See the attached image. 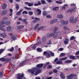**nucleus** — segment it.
<instances>
[{
    "label": "nucleus",
    "mask_w": 79,
    "mask_h": 79,
    "mask_svg": "<svg viewBox=\"0 0 79 79\" xmlns=\"http://www.w3.org/2000/svg\"><path fill=\"white\" fill-rule=\"evenodd\" d=\"M42 43H41L40 39H38L37 40L38 42L36 44H33L27 48V51L28 52V51H30V50H32L33 49L35 50V49L36 48V46H38V45H40V44H44V43L46 42V37L45 36H43L42 38Z\"/></svg>",
    "instance_id": "1"
},
{
    "label": "nucleus",
    "mask_w": 79,
    "mask_h": 79,
    "mask_svg": "<svg viewBox=\"0 0 79 79\" xmlns=\"http://www.w3.org/2000/svg\"><path fill=\"white\" fill-rule=\"evenodd\" d=\"M32 69V70H28V71L29 73H31L32 74H34L35 73V76H36L39 73H41V70L40 69H38L36 68V67L33 68Z\"/></svg>",
    "instance_id": "2"
},
{
    "label": "nucleus",
    "mask_w": 79,
    "mask_h": 79,
    "mask_svg": "<svg viewBox=\"0 0 79 79\" xmlns=\"http://www.w3.org/2000/svg\"><path fill=\"white\" fill-rule=\"evenodd\" d=\"M50 54H51V55L52 56H54V53L52 52L51 51H48V52L45 51L44 52V55H45V56H46V57L47 58H50Z\"/></svg>",
    "instance_id": "3"
},
{
    "label": "nucleus",
    "mask_w": 79,
    "mask_h": 79,
    "mask_svg": "<svg viewBox=\"0 0 79 79\" xmlns=\"http://www.w3.org/2000/svg\"><path fill=\"white\" fill-rule=\"evenodd\" d=\"M30 60H26L25 61L22 62V63H21L20 64V65L23 66H24V65H25L26 64H29V62H30Z\"/></svg>",
    "instance_id": "4"
},
{
    "label": "nucleus",
    "mask_w": 79,
    "mask_h": 79,
    "mask_svg": "<svg viewBox=\"0 0 79 79\" xmlns=\"http://www.w3.org/2000/svg\"><path fill=\"white\" fill-rule=\"evenodd\" d=\"M0 24H1V25H0V30H1L3 31H5V29L2 28V27H5V25H2L4 24L5 22L4 21H1L0 22Z\"/></svg>",
    "instance_id": "5"
},
{
    "label": "nucleus",
    "mask_w": 79,
    "mask_h": 79,
    "mask_svg": "<svg viewBox=\"0 0 79 79\" xmlns=\"http://www.w3.org/2000/svg\"><path fill=\"white\" fill-rule=\"evenodd\" d=\"M61 25V26H63V24H67L68 23V21H64L63 20H61L60 22Z\"/></svg>",
    "instance_id": "6"
},
{
    "label": "nucleus",
    "mask_w": 79,
    "mask_h": 79,
    "mask_svg": "<svg viewBox=\"0 0 79 79\" xmlns=\"http://www.w3.org/2000/svg\"><path fill=\"white\" fill-rule=\"evenodd\" d=\"M35 15H41V10L39 9H37L36 12H35Z\"/></svg>",
    "instance_id": "7"
},
{
    "label": "nucleus",
    "mask_w": 79,
    "mask_h": 79,
    "mask_svg": "<svg viewBox=\"0 0 79 79\" xmlns=\"http://www.w3.org/2000/svg\"><path fill=\"white\" fill-rule=\"evenodd\" d=\"M17 78L18 79H21L22 78H23L24 77V75L22 74L19 73L17 75Z\"/></svg>",
    "instance_id": "8"
},
{
    "label": "nucleus",
    "mask_w": 79,
    "mask_h": 79,
    "mask_svg": "<svg viewBox=\"0 0 79 79\" xmlns=\"http://www.w3.org/2000/svg\"><path fill=\"white\" fill-rule=\"evenodd\" d=\"M63 29H64V30H67V29H68V31H70L71 32H72V31H73V30H72V29L69 28H68V27L66 26H65L64 27Z\"/></svg>",
    "instance_id": "9"
},
{
    "label": "nucleus",
    "mask_w": 79,
    "mask_h": 79,
    "mask_svg": "<svg viewBox=\"0 0 79 79\" xmlns=\"http://www.w3.org/2000/svg\"><path fill=\"white\" fill-rule=\"evenodd\" d=\"M7 36L6 34L5 33H0V36L2 37L4 39L5 37H6Z\"/></svg>",
    "instance_id": "10"
},
{
    "label": "nucleus",
    "mask_w": 79,
    "mask_h": 79,
    "mask_svg": "<svg viewBox=\"0 0 79 79\" xmlns=\"http://www.w3.org/2000/svg\"><path fill=\"white\" fill-rule=\"evenodd\" d=\"M60 33V32H58L56 33H55L53 35V37L54 39H56V37H57V36L58 35V34Z\"/></svg>",
    "instance_id": "11"
},
{
    "label": "nucleus",
    "mask_w": 79,
    "mask_h": 79,
    "mask_svg": "<svg viewBox=\"0 0 79 79\" xmlns=\"http://www.w3.org/2000/svg\"><path fill=\"white\" fill-rule=\"evenodd\" d=\"M57 22V19H55L52 20L50 22V24H54L55 23Z\"/></svg>",
    "instance_id": "12"
},
{
    "label": "nucleus",
    "mask_w": 79,
    "mask_h": 79,
    "mask_svg": "<svg viewBox=\"0 0 79 79\" xmlns=\"http://www.w3.org/2000/svg\"><path fill=\"white\" fill-rule=\"evenodd\" d=\"M73 77H74V74H71L69 76H67V79H71L72 78H73Z\"/></svg>",
    "instance_id": "13"
},
{
    "label": "nucleus",
    "mask_w": 79,
    "mask_h": 79,
    "mask_svg": "<svg viewBox=\"0 0 79 79\" xmlns=\"http://www.w3.org/2000/svg\"><path fill=\"white\" fill-rule=\"evenodd\" d=\"M60 76L61 79H65V76H64V75L63 74V73H60Z\"/></svg>",
    "instance_id": "14"
},
{
    "label": "nucleus",
    "mask_w": 79,
    "mask_h": 79,
    "mask_svg": "<svg viewBox=\"0 0 79 79\" xmlns=\"http://www.w3.org/2000/svg\"><path fill=\"white\" fill-rule=\"evenodd\" d=\"M43 64H38L36 65L37 68H41L42 67V66H43Z\"/></svg>",
    "instance_id": "15"
},
{
    "label": "nucleus",
    "mask_w": 79,
    "mask_h": 79,
    "mask_svg": "<svg viewBox=\"0 0 79 79\" xmlns=\"http://www.w3.org/2000/svg\"><path fill=\"white\" fill-rule=\"evenodd\" d=\"M40 20V19L37 18H35V19L34 20L33 22L34 23H36V22H37L38 21Z\"/></svg>",
    "instance_id": "16"
},
{
    "label": "nucleus",
    "mask_w": 79,
    "mask_h": 79,
    "mask_svg": "<svg viewBox=\"0 0 79 79\" xmlns=\"http://www.w3.org/2000/svg\"><path fill=\"white\" fill-rule=\"evenodd\" d=\"M7 13V10H4L3 11L2 13V15H6Z\"/></svg>",
    "instance_id": "17"
},
{
    "label": "nucleus",
    "mask_w": 79,
    "mask_h": 79,
    "mask_svg": "<svg viewBox=\"0 0 79 79\" xmlns=\"http://www.w3.org/2000/svg\"><path fill=\"white\" fill-rule=\"evenodd\" d=\"M59 8V7H55L53 8L52 10L53 11H56L58 10V9Z\"/></svg>",
    "instance_id": "18"
},
{
    "label": "nucleus",
    "mask_w": 79,
    "mask_h": 79,
    "mask_svg": "<svg viewBox=\"0 0 79 79\" xmlns=\"http://www.w3.org/2000/svg\"><path fill=\"white\" fill-rule=\"evenodd\" d=\"M64 6H63L62 8V10H65L66 9V7L68 6V5L67 4H65L64 5Z\"/></svg>",
    "instance_id": "19"
},
{
    "label": "nucleus",
    "mask_w": 79,
    "mask_h": 79,
    "mask_svg": "<svg viewBox=\"0 0 79 79\" xmlns=\"http://www.w3.org/2000/svg\"><path fill=\"white\" fill-rule=\"evenodd\" d=\"M56 63L57 64H60L63 63V62L61 61H57L56 62Z\"/></svg>",
    "instance_id": "20"
},
{
    "label": "nucleus",
    "mask_w": 79,
    "mask_h": 79,
    "mask_svg": "<svg viewBox=\"0 0 79 79\" xmlns=\"http://www.w3.org/2000/svg\"><path fill=\"white\" fill-rule=\"evenodd\" d=\"M6 4L4 3L3 4V6L2 7V9H5L6 8Z\"/></svg>",
    "instance_id": "21"
},
{
    "label": "nucleus",
    "mask_w": 79,
    "mask_h": 79,
    "mask_svg": "<svg viewBox=\"0 0 79 79\" xmlns=\"http://www.w3.org/2000/svg\"><path fill=\"white\" fill-rule=\"evenodd\" d=\"M65 63H71L72 62V61L71 60H68L65 61Z\"/></svg>",
    "instance_id": "22"
},
{
    "label": "nucleus",
    "mask_w": 79,
    "mask_h": 79,
    "mask_svg": "<svg viewBox=\"0 0 79 79\" xmlns=\"http://www.w3.org/2000/svg\"><path fill=\"white\" fill-rule=\"evenodd\" d=\"M23 11V9H21L20 10V11H19V12H18L17 13V15H19V14H20V13H21V12H22Z\"/></svg>",
    "instance_id": "23"
},
{
    "label": "nucleus",
    "mask_w": 79,
    "mask_h": 79,
    "mask_svg": "<svg viewBox=\"0 0 79 79\" xmlns=\"http://www.w3.org/2000/svg\"><path fill=\"white\" fill-rule=\"evenodd\" d=\"M10 11L11 13L9 14V15L10 16H12L13 14V10H12L11 9H10Z\"/></svg>",
    "instance_id": "24"
},
{
    "label": "nucleus",
    "mask_w": 79,
    "mask_h": 79,
    "mask_svg": "<svg viewBox=\"0 0 79 79\" xmlns=\"http://www.w3.org/2000/svg\"><path fill=\"white\" fill-rule=\"evenodd\" d=\"M54 32H56L58 31V27H54Z\"/></svg>",
    "instance_id": "25"
},
{
    "label": "nucleus",
    "mask_w": 79,
    "mask_h": 79,
    "mask_svg": "<svg viewBox=\"0 0 79 79\" xmlns=\"http://www.w3.org/2000/svg\"><path fill=\"white\" fill-rule=\"evenodd\" d=\"M57 17L59 18H63V16L61 15H57Z\"/></svg>",
    "instance_id": "26"
},
{
    "label": "nucleus",
    "mask_w": 79,
    "mask_h": 79,
    "mask_svg": "<svg viewBox=\"0 0 79 79\" xmlns=\"http://www.w3.org/2000/svg\"><path fill=\"white\" fill-rule=\"evenodd\" d=\"M39 23H37L36 26L34 27V29H36L38 27H39Z\"/></svg>",
    "instance_id": "27"
},
{
    "label": "nucleus",
    "mask_w": 79,
    "mask_h": 79,
    "mask_svg": "<svg viewBox=\"0 0 79 79\" xmlns=\"http://www.w3.org/2000/svg\"><path fill=\"white\" fill-rule=\"evenodd\" d=\"M56 3H57V4H62V3H63V2H62L57 1H56Z\"/></svg>",
    "instance_id": "28"
},
{
    "label": "nucleus",
    "mask_w": 79,
    "mask_h": 79,
    "mask_svg": "<svg viewBox=\"0 0 79 79\" xmlns=\"http://www.w3.org/2000/svg\"><path fill=\"white\" fill-rule=\"evenodd\" d=\"M33 4H34V2H32L31 3H29L28 6H33Z\"/></svg>",
    "instance_id": "29"
},
{
    "label": "nucleus",
    "mask_w": 79,
    "mask_h": 79,
    "mask_svg": "<svg viewBox=\"0 0 79 79\" xmlns=\"http://www.w3.org/2000/svg\"><path fill=\"white\" fill-rule=\"evenodd\" d=\"M53 33H52L51 34H50L49 35H48L47 37L48 38V37H52V36H53Z\"/></svg>",
    "instance_id": "30"
},
{
    "label": "nucleus",
    "mask_w": 79,
    "mask_h": 79,
    "mask_svg": "<svg viewBox=\"0 0 79 79\" xmlns=\"http://www.w3.org/2000/svg\"><path fill=\"white\" fill-rule=\"evenodd\" d=\"M75 10V8H73L72 9H71L69 10L68 11V12H71V11H73Z\"/></svg>",
    "instance_id": "31"
},
{
    "label": "nucleus",
    "mask_w": 79,
    "mask_h": 79,
    "mask_svg": "<svg viewBox=\"0 0 79 79\" xmlns=\"http://www.w3.org/2000/svg\"><path fill=\"white\" fill-rule=\"evenodd\" d=\"M24 27V26H20L18 27L17 29H22Z\"/></svg>",
    "instance_id": "32"
},
{
    "label": "nucleus",
    "mask_w": 79,
    "mask_h": 79,
    "mask_svg": "<svg viewBox=\"0 0 79 79\" xmlns=\"http://www.w3.org/2000/svg\"><path fill=\"white\" fill-rule=\"evenodd\" d=\"M73 19H74L73 17H71L70 18V20H69V21L70 22V23H72V22H73Z\"/></svg>",
    "instance_id": "33"
},
{
    "label": "nucleus",
    "mask_w": 79,
    "mask_h": 79,
    "mask_svg": "<svg viewBox=\"0 0 79 79\" xmlns=\"http://www.w3.org/2000/svg\"><path fill=\"white\" fill-rule=\"evenodd\" d=\"M11 39H12V40H16V36H12Z\"/></svg>",
    "instance_id": "34"
},
{
    "label": "nucleus",
    "mask_w": 79,
    "mask_h": 79,
    "mask_svg": "<svg viewBox=\"0 0 79 79\" xmlns=\"http://www.w3.org/2000/svg\"><path fill=\"white\" fill-rule=\"evenodd\" d=\"M69 58L70 59H72V60H74V59H75V57L73 56H70Z\"/></svg>",
    "instance_id": "35"
},
{
    "label": "nucleus",
    "mask_w": 79,
    "mask_h": 79,
    "mask_svg": "<svg viewBox=\"0 0 79 79\" xmlns=\"http://www.w3.org/2000/svg\"><path fill=\"white\" fill-rule=\"evenodd\" d=\"M47 15V13L46 11H44L43 12V16H46Z\"/></svg>",
    "instance_id": "36"
},
{
    "label": "nucleus",
    "mask_w": 79,
    "mask_h": 79,
    "mask_svg": "<svg viewBox=\"0 0 79 79\" xmlns=\"http://www.w3.org/2000/svg\"><path fill=\"white\" fill-rule=\"evenodd\" d=\"M37 51H38L39 52H42V50L40 48H37Z\"/></svg>",
    "instance_id": "37"
},
{
    "label": "nucleus",
    "mask_w": 79,
    "mask_h": 79,
    "mask_svg": "<svg viewBox=\"0 0 79 79\" xmlns=\"http://www.w3.org/2000/svg\"><path fill=\"white\" fill-rule=\"evenodd\" d=\"M5 24L6 25H9L10 24V22L9 21H7L5 22Z\"/></svg>",
    "instance_id": "38"
},
{
    "label": "nucleus",
    "mask_w": 79,
    "mask_h": 79,
    "mask_svg": "<svg viewBox=\"0 0 79 79\" xmlns=\"http://www.w3.org/2000/svg\"><path fill=\"white\" fill-rule=\"evenodd\" d=\"M77 19L75 18L73 20V22H72L73 23H75L76 21H77Z\"/></svg>",
    "instance_id": "39"
},
{
    "label": "nucleus",
    "mask_w": 79,
    "mask_h": 79,
    "mask_svg": "<svg viewBox=\"0 0 79 79\" xmlns=\"http://www.w3.org/2000/svg\"><path fill=\"white\" fill-rule=\"evenodd\" d=\"M66 59H67V57H65L63 58H60V60H66Z\"/></svg>",
    "instance_id": "40"
},
{
    "label": "nucleus",
    "mask_w": 79,
    "mask_h": 79,
    "mask_svg": "<svg viewBox=\"0 0 79 79\" xmlns=\"http://www.w3.org/2000/svg\"><path fill=\"white\" fill-rule=\"evenodd\" d=\"M26 19H23V20L22 21L23 22H24V23H25L26 24H27V21H26Z\"/></svg>",
    "instance_id": "41"
},
{
    "label": "nucleus",
    "mask_w": 79,
    "mask_h": 79,
    "mask_svg": "<svg viewBox=\"0 0 79 79\" xmlns=\"http://www.w3.org/2000/svg\"><path fill=\"white\" fill-rule=\"evenodd\" d=\"M75 39V37H74V36H71L70 39V40H73V39Z\"/></svg>",
    "instance_id": "42"
},
{
    "label": "nucleus",
    "mask_w": 79,
    "mask_h": 79,
    "mask_svg": "<svg viewBox=\"0 0 79 79\" xmlns=\"http://www.w3.org/2000/svg\"><path fill=\"white\" fill-rule=\"evenodd\" d=\"M10 29H11V27L9 26L7 28V31H10Z\"/></svg>",
    "instance_id": "43"
},
{
    "label": "nucleus",
    "mask_w": 79,
    "mask_h": 79,
    "mask_svg": "<svg viewBox=\"0 0 79 79\" xmlns=\"http://www.w3.org/2000/svg\"><path fill=\"white\" fill-rule=\"evenodd\" d=\"M22 13L23 15H24V14H27L28 13H27V11H24L22 12Z\"/></svg>",
    "instance_id": "44"
},
{
    "label": "nucleus",
    "mask_w": 79,
    "mask_h": 79,
    "mask_svg": "<svg viewBox=\"0 0 79 79\" xmlns=\"http://www.w3.org/2000/svg\"><path fill=\"white\" fill-rule=\"evenodd\" d=\"M44 29V27H41L38 28V30H42Z\"/></svg>",
    "instance_id": "45"
},
{
    "label": "nucleus",
    "mask_w": 79,
    "mask_h": 79,
    "mask_svg": "<svg viewBox=\"0 0 79 79\" xmlns=\"http://www.w3.org/2000/svg\"><path fill=\"white\" fill-rule=\"evenodd\" d=\"M5 60V58H0V61H4Z\"/></svg>",
    "instance_id": "46"
},
{
    "label": "nucleus",
    "mask_w": 79,
    "mask_h": 79,
    "mask_svg": "<svg viewBox=\"0 0 79 79\" xmlns=\"http://www.w3.org/2000/svg\"><path fill=\"white\" fill-rule=\"evenodd\" d=\"M67 33V32L66 31H62L61 33V34L63 35V34H66Z\"/></svg>",
    "instance_id": "47"
},
{
    "label": "nucleus",
    "mask_w": 79,
    "mask_h": 79,
    "mask_svg": "<svg viewBox=\"0 0 79 79\" xmlns=\"http://www.w3.org/2000/svg\"><path fill=\"white\" fill-rule=\"evenodd\" d=\"M25 9H27V10H31V8H28L27 7H24Z\"/></svg>",
    "instance_id": "48"
},
{
    "label": "nucleus",
    "mask_w": 79,
    "mask_h": 79,
    "mask_svg": "<svg viewBox=\"0 0 79 79\" xmlns=\"http://www.w3.org/2000/svg\"><path fill=\"white\" fill-rule=\"evenodd\" d=\"M16 10H18L19 8V5L18 4H16Z\"/></svg>",
    "instance_id": "49"
},
{
    "label": "nucleus",
    "mask_w": 79,
    "mask_h": 79,
    "mask_svg": "<svg viewBox=\"0 0 79 79\" xmlns=\"http://www.w3.org/2000/svg\"><path fill=\"white\" fill-rule=\"evenodd\" d=\"M3 73L2 72H0V77H1L3 76Z\"/></svg>",
    "instance_id": "50"
},
{
    "label": "nucleus",
    "mask_w": 79,
    "mask_h": 79,
    "mask_svg": "<svg viewBox=\"0 0 79 79\" xmlns=\"http://www.w3.org/2000/svg\"><path fill=\"white\" fill-rule=\"evenodd\" d=\"M64 55H65V54H64V53H61V54H60V56H64Z\"/></svg>",
    "instance_id": "51"
},
{
    "label": "nucleus",
    "mask_w": 79,
    "mask_h": 79,
    "mask_svg": "<svg viewBox=\"0 0 79 79\" xmlns=\"http://www.w3.org/2000/svg\"><path fill=\"white\" fill-rule=\"evenodd\" d=\"M46 17L47 18H51V16L50 15H46Z\"/></svg>",
    "instance_id": "52"
},
{
    "label": "nucleus",
    "mask_w": 79,
    "mask_h": 79,
    "mask_svg": "<svg viewBox=\"0 0 79 79\" xmlns=\"http://www.w3.org/2000/svg\"><path fill=\"white\" fill-rule=\"evenodd\" d=\"M5 49H1L0 50V53H2V52H3V51H4V50Z\"/></svg>",
    "instance_id": "53"
},
{
    "label": "nucleus",
    "mask_w": 79,
    "mask_h": 79,
    "mask_svg": "<svg viewBox=\"0 0 79 79\" xmlns=\"http://www.w3.org/2000/svg\"><path fill=\"white\" fill-rule=\"evenodd\" d=\"M2 19H3V20H7L8 18L6 17H5L3 18Z\"/></svg>",
    "instance_id": "54"
},
{
    "label": "nucleus",
    "mask_w": 79,
    "mask_h": 79,
    "mask_svg": "<svg viewBox=\"0 0 79 79\" xmlns=\"http://www.w3.org/2000/svg\"><path fill=\"white\" fill-rule=\"evenodd\" d=\"M64 49V48H60L59 49V51H63V50Z\"/></svg>",
    "instance_id": "55"
},
{
    "label": "nucleus",
    "mask_w": 79,
    "mask_h": 79,
    "mask_svg": "<svg viewBox=\"0 0 79 79\" xmlns=\"http://www.w3.org/2000/svg\"><path fill=\"white\" fill-rule=\"evenodd\" d=\"M53 72L54 73H57L58 72V71L56 69H55L53 70Z\"/></svg>",
    "instance_id": "56"
},
{
    "label": "nucleus",
    "mask_w": 79,
    "mask_h": 79,
    "mask_svg": "<svg viewBox=\"0 0 79 79\" xmlns=\"http://www.w3.org/2000/svg\"><path fill=\"white\" fill-rule=\"evenodd\" d=\"M41 3L43 4H45V1L44 0H41Z\"/></svg>",
    "instance_id": "57"
},
{
    "label": "nucleus",
    "mask_w": 79,
    "mask_h": 79,
    "mask_svg": "<svg viewBox=\"0 0 79 79\" xmlns=\"http://www.w3.org/2000/svg\"><path fill=\"white\" fill-rule=\"evenodd\" d=\"M14 49V48L13 47H12L11 48L10 50V52H13Z\"/></svg>",
    "instance_id": "58"
},
{
    "label": "nucleus",
    "mask_w": 79,
    "mask_h": 79,
    "mask_svg": "<svg viewBox=\"0 0 79 79\" xmlns=\"http://www.w3.org/2000/svg\"><path fill=\"white\" fill-rule=\"evenodd\" d=\"M29 15H33V12L32 11H30L29 12Z\"/></svg>",
    "instance_id": "59"
},
{
    "label": "nucleus",
    "mask_w": 79,
    "mask_h": 79,
    "mask_svg": "<svg viewBox=\"0 0 79 79\" xmlns=\"http://www.w3.org/2000/svg\"><path fill=\"white\" fill-rule=\"evenodd\" d=\"M64 43L65 44H68V42L66 41H64Z\"/></svg>",
    "instance_id": "60"
},
{
    "label": "nucleus",
    "mask_w": 79,
    "mask_h": 79,
    "mask_svg": "<svg viewBox=\"0 0 79 79\" xmlns=\"http://www.w3.org/2000/svg\"><path fill=\"white\" fill-rule=\"evenodd\" d=\"M49 68H52V66L51 65H48L47 67V69Z\"/></svg>",
    "instance_id": "61"
},
{
    "label": "nucleus",
    "mask_w": 79,
    "mask_h": 79,
    "mask_svg": "<svg viewBox=\"0 0 79 79\" xmlns=\"http://www.w3.org/2000/svg\"><path fill=\"white\" fill-rule=\"evenodd\" d=\"M52 73H53V72L52 71H50L49 73V74H50V75H51V74H52Z\"/></svg>",
    "instance_id": "62"
},
{
    "label": "nucleus",
    "mask_w": 79,
    "mask_h": 79,
    "mask_svg": "<svg viewBox=\"0 0 79 79\" xmlns=\"http://www.w3.org/2000/svg\"><path fill=\"white\" fill-rule=\"evenodd\" d=\"M6 60L7 61H11V59H7Z\"/></svg>",
    "instance_id": "63"
},
{
    "label": "nucleus",
    "mask_w": 79,
    "mask_h": 79,
    "mask_svg": "<svg viewBox=\"0 0 79 79\" xmlns=\"http://www.w3.org/2000/svg\"><path fill=\"white\" fill-rule=\"evenodd\" d=\"M79 50L77 52L75 53V55H79Z\"/></svg>",
    "instance_id": "64"
}]
</instances>
